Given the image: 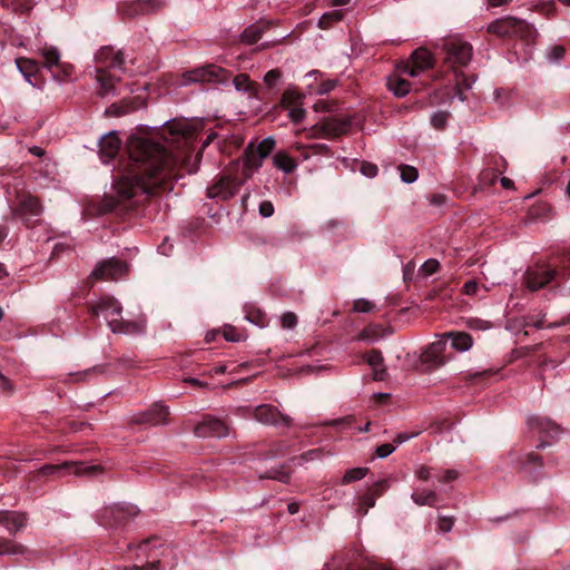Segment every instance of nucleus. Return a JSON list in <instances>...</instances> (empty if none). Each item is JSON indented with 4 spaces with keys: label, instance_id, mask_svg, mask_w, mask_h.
<instances>
[{
    "label": "nucleus",
    "instance_id": "nucleus-1",
    "mask_svg": "<svg viewBox=\"0 0 570 570\" xmlns=\"http://www.w3.org/2000/svg\"><path fill=\"white\" fill-rule=\"evenodd\" d=\"M127 149L132 164L115 184L120 199H129L139 194H153V189L171 171L177 159L164 147L140 136H130Z\"/></svg>",
    "mask_w": 570,
    "mask_h": 570
},
{
    "label": "nucleus",
    "instance_id": "nucleus-2",
    "mask_svg": "<svg viewBox=\"0 0 570 570\" xmlns=\"http://www.w3.org/2000/svg\"><path fill=\"white\" fill-rule=\"evenodd\" d=\"M92 311L96 315H101L108 323L114 333L137 334L144 331V321H124L121 317V306L112 297H104L94 305Z\"/></svg>",
    "mask_w": 570,
    "mask_h": 570
},
{
    "label": "nucleus",
    "instance_id": "nucleus-3",
    "mask_svg": "<svg viewBox=\"0 0 570 570\" xmlns=\"http://www.w3.org/2000/svg\"><path fill=\"white\" fill-rule=\"evenodd\" d=\"M238 164H233L232 167L216 181L208 187L207 196L213 199L226 200L236 195L244 180L235 176Z\"/></svg>",
    "mask_w": 570,
    "mask_h": 570
},
{
    "label": "nucleus",
    "instance_id": "nucleus-4",
    "mask_svg": "<svg viewBox=\"0 0 570 570\" xmlns=\"http://www.w3.org/2000/svg\"><path fill=\"white\" fill-rule=\"evenodd\" d=\"M434 60L431 52L425 48L413 51L407 62L399 66V70L410 77H419L423 71L433 67Z\"/></svg>",
    "mask_w": 570,
    "mask_h": 570
},
{
    "label": "nucleus",
    "instance_id": "nucleus-5",
    "mask_svg": "<svg viewBox=\"0 0 570 570\" xmlns=\"http://www.w3.org/2000/svg\"><path fill=\"white\" fill-rule=\"evenodd\" d=\"M226 80V71L216 65L195 68L183 76V85Z\"/></svg>",
    "mask_w": 570,
    "mask_h": 570
},
{
    "label": "nucleus",
    "instance_id": "nucleus-6",
    "mask_svg": "<svg viewBox=\"0 0 570 570\" xmlns=\"http://www.w3.org/2000/svg\"><path fill=\"white\" fill-rule=\"evenodd\" d=\"M128 271V265L115 258H110L99 263L91 272V277L102 281H112L125 275Z\"/></svg>",
    "mask_w": 570,
    "mask_h": 570
},
{
    "label": "nucleus",
    "instance_id": "nucleus-7",
    "mask_svg": "<svg viewBox=\"0 0 570 570\" xmlns=\"http://www.w3.org/2000/svg\"><path fill=\"white\" fill-rule=\"evenodd\" d=\"M446 60L456 66H466L472 59V47L468 42L450 40L445 45Z\"/></svg>",
    "mask_w": 570,
    "mask_h": 570
},
{
    "label": "nucleus",
    "instance_id": "nucleus-8",
    "mask_svg": "<svg viewBox=\"0 0 570 570\" xmlns=\"http://www.w3.org/2000/svg\"><path fill=\"white\" fill-rule=\"evenodd\" d=\"M198 438H224L228 434L226 423L217 417H205L194 430Z\"/></svg>",
    "mask_w": 570,
    "mask_h": 570
},
{
    "label": "nucleus",
    "instance_id": "nucleus-9",
    "mask_svg": "<svg viewBox=\"0 0 570 570\" xmlns=\"http://www.w3.org/2000/svg\"><path fill=\"white\" fill-rule=\"evenodd\" d=\"M255 419L264 424L289 426L292 420L289 416L282 414L272 405H259L255 411Z\"/></svg>",
    "mask_w": 570,
    "mask_h": 570
},
{
    "label": "nucleus",
    "instance_id": "nucleus-10",
    "mask_svg": "<svg viewBox=\"0 0 570 570\" xmlns=\"http://www.w3.org/2000/svg\"><path fill=\"white\" fill-rule=\"evenodd\" d=\"M523 28H528L523 21L517 18L507 17L490 23L488 26V31L500 37H504L510 35H518Z\"/></svg>",
    "mask_w": 570,
    "mask_h": 570
},
{
    "label": "nucleus",
    "instance_id": "nucleus-11",
    "mask_svg": "<svg viewBox=\"0 0 570 570\" xmlns=\"http://www.w3.org/2000/svg\"><path fill=\"white\" fill-rule=\"evenodd\" d=\"M121 145V140L118 137L117 131H111L101 137L99 141V153L101 160L104 163H108L112 159L119 151Z\"/></svg>",
    "mask_w": 570,
    "mask_h": 570
},
{
    "label": "nucleus",
    "instance_id": "nucleus-12",
    "mask_svg": "<svg viewBox=\"0 0 570 570\" xmlns=\"http://www.w3.org/2000/svg\"><path fill=\"white\" fill-rule=\"evenodd\" d=\"M301 100V95L294 90H286L283 96V105L288 109V117L294 122H299L305 116Z\"/></svg>",
    "mask_w": 570,
    "mask_h": 570
},
{
    "label": "nucleus",
    "instance_id": "nucleus-13",
    "mask_svg": "<svg viewBox=\"0 0 570 570\" xmlns=\"http://www.w3.org/2000/svg\"><path fill=\"white\" fill-rule=\"evenodd\" d=\"M67 470L69 474L75 475H92L98 469V465H89L80 462L65 463L62 465H48L42 468V473H53L59 470Z\"/></svg>",
    "mask_w": 570,
    "mask_h": 570
},
{
    "label": "nucleus",
    "instance_id": "nucleus-14",
    "mask_svg": "<svg viewBox=\"0 0 570 570\" xmlns=\"http://www.w3.org/2000/svg\"><path fill=\"white\" fill-rule=\"evenodd\" d=\"M96 59L102 67L111 69H121L125 63L124 53L114 48H101Z\"/></svg>",
    "mask_w": 570,
    "mask_h": 570
},
{
    "label": "nucleus",
    "instance_id": "nucleus-15",
    "mask_svg": "<svg viewBox=\"0 0 570 570\" xmlns=\"http://www.w3.org/2000/svg\"><path fill=\"white\" fill-rule=\"evenodd\" d=\"M446 347V340L444 337V334L436 340L435 342L431 343L425 352H424V360L426 362L432 363L433 365L440 366L445 363V360L443 358V352Z\"/></svg>",
    "mask_w": 570,
    "mask_h": 570
},
{
    "label": "nucleus",
    "instance_id": "nucleus-16",
    "mask_svg": "<svg viewBox=\"0 0 570 570\" xmlns=\"http://www.w3.org/2000/svg\"><path fill=\"white\" fill-rule=\"evenodd\" d=\"M402 75L404 73L397 69V73L391 75L386 79L387 89L396 97H404L412 89L411 82L404 79Z\"/></svg>",
    "mask_w": 570,
    "mask_h": 570
},
{
    "label": "nucleus",
    "instance_id": "nucleus-17",
    "mask_svg": "<svg viewBox=\"0 0 570 570\" xmlns=\"http://www.w3.org/2000/svg\"><path fill=\"white\" fill-rule=\"evenodd\" d=\"M27 519L24 514L18 512H0V523H2L9 532L16 533L26 525Z\"/></svg>",
    "mask_w": 570,
    "mask_h": 570
},
{
    "label": "nucleus",
    "instance_id": "nucleus-18",
    "mask_svg": "<svg viewBox=\"0 0 570 570\" xmlns=\"http://www.w3.org/2000/svg\"><path fill=\"white\" fill-rule=\"evenodd\" d=\"M554 276V272L551 269H541L531 272L527 276V286L531 291H537L548 284Z\"/></svg>",
    "mask_w": 570,
    "mask_h": 570
},
{
    "label": "nucleus",
    "instance_id": "nucleus-19",
    "mask_svg": "<svg viewBox=\"0 0 570 570\" xmlns=\"http://www.w3.org/2000/svg\"><path fill=\"white\" fill-rule=\"evenodd\" d=\"M263 158H261L258 155L250 149V146L246 149V155L244 159L243 165V176L244 178L242 180H246L250 178L263 165Z\"/></svg>",
    "mask_w": 570,
    "mask_h": 570
},
{
    "label": "nucleus",
    "instance_id": "nucleus-20",
    "mask_svg": "<svg viewBox=\"0 0 570 570\" xmlns=\"http://www.w3.org/2000/svg\"><path fill=\"white\" fill-rule=\"evenodd\" d=\"M350 121L337 119V118H325L320 124V129L326 135V136H340L346 131V128L348 127Z\"/></svg>",
    "mask_w": 570,
    "mask_h": 570
},
{
    "label": "nucleus",
    "instance_id": "nucleus-21",
    "mask_svg": "<svg viewBox=\"0 0 570 570\" xmlns=\"http://www.w3.org/2000/svg\"><path fill=\"white\" fill-rule=\"evenodd\" d=\"M365 361L373 370V379L383 381L386 379V370L383 365V356L377 351H372L365 356Z\"/></svg>",
    "mask_w": 570,
    "mask_h": 570
},
{
    "label": "nucleus",
    "instance_id": "nucleus-22",
    "mask_svg": "<svg viewBox=\"0 0 570 570\" xmlns=\"http://www.w3.org/2000/svg\"><path fill=\"white\" fill-rule=\"evenodd\" d=\"M445 340L451 338V346L459 352H466L473 345L471 335L464 332H449L444 334Z\"/></svg>",
    "mask_w": 570,
    "mask_h": 570
},
{
    "label": "nucleus",
    "instance_id": "nucleus-23",
    "mask_svg": "<svg viewBox=\"0 0 570 570\" xmlns=\"http://www.w3.org/2000/svg\"><path fill=\"white\" fill-rule=\"evenodd\" d=\"M539 432L548 436L556 438L561 433V429L548 417H538L532 421Z\"/></svg>",
    "mask_w": 570,
    "mask_h": 570
},
{
    "label": "nucleus",
    "instance_id": "nucleus-24",
    "mask_svg": "<svg viewBox=\"0 0 570 570\" xmlns=\"http://www.w3.org/2000/svg\"><path fill=\"white\" fill-rule=\"evenodd\" d=\"M16 65H17L19 71L22 73L26 81L29 82L30 85H33L31 78L35 75V72L38 70L37 62L31 59H27V58H18L16 60Z\"/></svg>",
    "mask_w": 570,
    "mask_h": 570
},
{
    "label": "nucleus",
    "instance_id": "nucleus-25",
    "mask_svg": "<svg viewBox=\"0 0 570 570\" xmlns=\"http://www.w3.org/2000/svg\"><path fill=\"white\" fill-rule=\"evenodd\" d=\"M411 497L417 505L432 507L436 502V493L433 490H415Z\"/></svg>",
    "mask_w": 570,
    "mask_h": 570
},
{
    "label": "nucleus",
    "instance_id": "nucleus-26",
    "mask_svg": "<svg viewBox=\"0 0 570 570\" xmlns=\"http://www.w3.org/2000/svg\"><path fill=\"white\" fill-rule=\"evenodd\" d=\"M20 210L23 215L37 216L41 212V206L37 198L27 196L20 203Z\"/></svg>",
    "mask_w": 570,
    "mask_h": 570
},
{
    "label": "nucleus",
    "instance_id": "nucleus-27",
    "mask_svg": "<svg viewBox=\"0 0 570 570\" xmlns=\"http://www.w3.org/2000/svg\"><path fill=\"white\" fill-rule=\"evenodd\" d=\"M274 165L286 174L292 173L296 168V163L286 154H277L273 158Z\"/></svg>",
    "mask_w": 570,
    "mask_h": 570
},
{
    "label": "nucleus",
    "instance_id": "nucleus-28",
    "mask_svg": "<svg viewBox=\"0 0 570 570\" xmlns=\"http://www.w3.org/2000/svg\"><path fill=\"white\" fill-rule=\"evenodd\" d=\"M275 147V140L272 137L263 139L257 146H250V149L255 151L261 158L265 159Z\"/></svg>",
    "mask_w": 570,
    "mask_h": 570
},
{
    "label": "nucleus",
    "instance_id": "nucleus-29",
    "mask_svg": "<svg viewBox=\"0 0 570 570\" xmlns=\"http://www.w3.org/2000/svg\"><path fill=\"white\" fill-rule=\"evenodd\" d=\"M41 52L45 58V63L47 67H53L58 65L60 60V55L56 48L45 47Z\"/></svg>",
    "mask_w": 570,
    "mask_h": 570
},
{
    "label": "nucleus",
    "instance_id": "nucleus-30",
    "mask_svg": "<svg viewBox=\"0 0 570 570\" xmlns=\"http://www.w3.org/2000/svg\"><path fill=\"white\" fill-rule=\"evenodd\" d=\"M98 81L101 85V96H106L114 90V80L111 77H108L104 70H98Z\"/></svg>",
    "mask_w": 570,
    "mask_h": 570
},
{
    "label": "nucleus",
    "instance_id": "nucleus-31",
    "mask_svg": "<svg viewBox=\"0 0 570 570\" xmlns=\"http://www.w3.org/2000/svg\"><path fill=\"white\" fill-rule=\"evenodd\" d=\"M24 548L17 543L0 540V554H19L23 553Z\"/></svg>",
    "mask_w": 570,
    "mask_h": 570
},
{
    "label": "nucleus",
    "instance_id": "nucleus-32",
    "mask_svg": "<svg viewBox=\"0 0 570 570\" xmlns=\"http://www.w3.org/2000/svg\"><path fill=\"white\" fill-rule=\"evenodd\" d=\"M367 469L366 468H354L348 471L343 476L344 483H351L354 481H358L363 479L366 475Z\"/></svg>",
    "mask_w": 570,
    "mask_h": 570
},
{
    "label": "nucleus",
    "instance_id": "nucleus-33",
    "mask_svg": "<svg viewBox=\"0 0 570 570\" xmlns=\"http://www.w3.org/2000/svg\"><path fill=\"white\" fill-rule=\"evenodd\" d=\"M233 83L237 91H248L252 88L249 77L245 73L237 75L234 78Z\"/></svg>",
    "mask_w": 570,
    "mask_h": 570
},
{
    "label": "nucleus",
    "instance_id": "nucleus-34",
    "mask_svg": "<svg viewBox=\"0 0 570 570\" xmlns=\"http://www.w3.org/2000/svg\"><path fill=\"white\" fill-rule=\"evenodd\" d=\"M243 40L247 43H255L261 39V28L252 26L243 32Z\"/></svg>",
    "mask_w": 570,
    "mask_h": 570
},
{
    "label": "nucleus",
    "instance_id": "nucleus-35",
    "mask_svg": "<svg viewBox=\"0 0 570 570\" xmlns=\"http://www.w3.org/2000/svg\"><path fill=\"white\" fill-rule=\"evenodd\" d=\"M449 114L445 111H436L431 116V125L435 129H442L446 125Z\"/></svg>",
    "mask_w": 570,
    "mask_h": 570
},
{
    "label": "nucleus",
    "instance_id": "nucleus-36",
    "mask_svg": "<svg viewBox=\"0 0 570 570\" xmlns=\"http://www.w3.org/2000/svg\"><path fill=\"white\" fill-rule=\"evenodd\" d=\"M400 169H401V179L404 183L411 184L417 179V170L414 167L403 166Z\"/></svg>",
    "mask_w": 570,
    "mask_h": 570
},
{
    "label": "nucleus",
    "instance_id": "nucleus-37",
    "mask_svg": "<svg viewBox=\"0 0 570 570\" xmlns=\"http://www.w3.org/2000/svg\"><path fill=\"white\" fill-rule=\"evenodd\" d=\"M439 266L440 264L436 259H428L422 264L420 272L424 276H430L439 269Z\"/></svg>",
    "mask_w": 570,
    "mask_h": 570
},
{
    "label": "nucleus",
    "instance_id": "nucleus-38",
    "mask_svg": "<svg viewBox=\"0 0 570 570\" xmlns=\"http://www.w3.org/2000/svg\"><path fill=\"white\" fill-rule=\"evenodd\" d=\"M374 309V304L367 299L361 298L354 302V311L360 313H368Z\"/></svg>",
    "mask_w": 570,
    "mask_h": 570
},
{
    "label": "nucleus",
    "instance_id": "nucleus-39",
    "mask_svg": "<svg viewBox=\"0 0 570 570\" xmlns=\"http://www.w3.org/2000/svg\"><path fill=\"white\" fill-rule=\"evenodd\" d=\"M337 85L336 80H326L323 81L317 88L314 90H311V92H315L317 95H325L330 91H332Z\"/></svg>",
    "mask_w": 570,
    "mask_h": 570
},
{
    "label": "nucleus",
    "instance_id": "nucleus-40",
    "mask_svg": "<svg viewBox=\"0 0 570 570\" xmlns=\"http://www.w3.org/2000/svg\"><path fill=\"white\" fill-rule=\"evenodd\" d=\"M547 55L550 61L557 62L563 57L564 49L561 46H554L548 50Z\"/></svg>",
    "mask_w": 570,
    "mask_h": 570
},
{
    "label": "nucleus",
    "instance_id": "nucleus-41",
    "mask_svg": "<svg viewBox=\"0 0 570 570\" xmlns=\"http://www.w3.org/2000/svg\"><path fill=\"white\" fill-rule=\"evenodd\" d=\"M342 17L341 12L338 11H333V12H328V13H324L320 21H318V26L321 28H326L328 26V22L332 21V20H340Z\"/></svg>",
    "mask_w": 570,
    "mask_h": 570
},
{
    "label": "nucleus",
    "instance_id": "nucleus-42",
    "mask_svg": "<svg viewBox=\"0 0 570 570\" xmlns=\"http://www.w3.org/2000/svg\"><path fill=\"white\" fill-rule=\"evenodd\" d=\"M342 17L341 12L338 11H333V12H328V13H324L320 21H318V26L321 28H326L328 26V22L332 21V20H340Z\"/></svg>",
    "mask_w": 570,
    "mask_h": 570
},
{
    "label": "nucleus",
    "instance_id": "nucleus-43",
    "mask_svg": "<svg viewBox=\"0 0 570 570\" xmlns=\"http://www.w3.org/2000/svg\"><path fill=\"white\" fill-rule=\"evenodd\" d=\"M396 450L395 445L392 444H381L376 448V455L380 459L387 458L390 454H392Z\"/></svg>",
    "mask_w": 570,
    "mask_h": 570
},
{
    "label": "nucleus",
    "instance_id": "nucleus-44",
    "mask_svg": "<svg viewBox=\"0 0 570 570\" xmlns=\"http://www.w3.org/2000/svg\"><path fill=\"white\" fill-rule=\"evenodd\" d=\"M153 411L158 414V417L154 420L155 424L164 423L166 421L168 409L165 405L156 404Z\"/></svg>",
    "mask_w": 570,
    "mask_h": 570
},
{
    "label": "nucleus",
    "instance_id": "nucleus-45",
    "mask_svg": "<svg viewBox=\"0 0 570 570\" xmlns=\"http://www.w3.org/2000/svg\"><path fill=\"white\" fill-rule=\"evenodd\" d=\"M297 324V317L294 313L287 312L282 317V326L284 328H293Z\"/></svg>",
    "mask_w": 570,
    "mask_h": 570
},
{
    "label": "nucleus",
    "instance_id": "nucleus-46",
    "mask_svg": "<svg viewBox=\"0 0 570 570\" xmlns=\"http://www.w3.org/2000/svg\"><path fill=\"white\" fill-rule=\"evenodd\" d=\"M414 474L419 480L428 481L431 478V469L425 465H419L415 468Z\"/></svg>",
    "mask_w": 570,
    "mask_h": 570
},
{
    "label": "nucleus",
    "instance_id": "nucleus-47",
    "mask_svg": "<svg viewBox=\"0 0 570 570\" xmlns=\"http://www.w3.org/2000/svg\"><path fill=\"white\" fill-rule=\"evenodd\" d=\"M258 210L263 217L267 218L274 214V206L271 202H263L261 203Z\"/></svg>",
    "mask_w": 570,
    "mask_h": 570
},
{
    "label": "nucleus",
    "instance_id": "nucleus-48",
    "mask_svg": "<svg viewBox=\"0 0 570 570\" xmlns=\"http://www.w3.org/2000/svg\"><path fill=\"white\" fill-rule=\"evenodd\" d=\"M281 77V72L277 70V69H273V70H269L265 77H264V81L268 85V86H274L277 80L279 79Z\"/></svg>",
    "mask_w": 570,
    "mask_h": 570
},
{
    "label": "nucleus",
    "instance_id": "nucleus-49",
    "mask_svg": "<svg viewBox=\"0 0 570 570\" xmlns=\"http://www.w3.org/2000/svg\"><path fill=\"white\" fill-rule=\"evenodd\" d=\"M361 173L368 177H375L377 175V167L373 164H362L361 166Z\"/></svg>",
    "mask_w": 570,
    "mask_h": 570
},
{
    "label": "nucleus",
    "instance_id": "nucleus-50",
    "mask_svg": "<svg viewBox=\"0 0 570 570\" xmlns=\"http://www.w3.org/2000/svg\"><path fill=\"white\" fill-rule=\"evenodd\" d=\"M419 433H407V432H401L399 434H396L395 439H394V443H395V446L397 448L399 445L403 444L404 442L415 438Z\"/></svg>",
    "mask_w": 570,
    "mask_h": 570
},
{
    "label": "nucleus",
    "instance_id": "nucleus-51",
    "mask_svg": "<svg viewBox=\"0 0 570 570\" xmlns=\"http://www.w3.org/2000/svg\"><path fill=\"white\" fill-rule=\"evenodd\" d=\"M458 478V473L454 470H446L441 475L438 476V480L441 483H448Z\"/></svg>",
    "mask_w": 570,
    "mask_h": 570
},
{
    "label": "nucleus",
    "instance_id": "nucleus-52",
    "mask_svg": "<svg viewBox=\"0 0 570 570\" xmlns=\"http://www.w3.org/2000/svg\"><path fill=\"white\" fill-rule=\"evenodd\" d=\"M478 291V283L475 281H469L463 286V292L466 295H474Z\"/></svg>",
    "mask_w": 570,
    "mask_h": 570
},
{
    "label": "nucleus",
    "instance_id": "nucleus-53",
    "mask_svg": "<svg viewBox=\"0 0 570 570\" xmlns=\"http://www.w3.org/2000/svg\"><path fill=\"white\" fill-rule=\"evenodd\" d=\"M453 527V520L452 518H442L440 519L439 521V528L441 531L443 532H448L452 529Z\"/></svg>",
    "mask_w": 570,
    "mask_h": 570
},
{
    "label": "nucleus",
    "instance_id": "nucleus-54",
    "mask_svg": "<svg viewBox=\"0 0 570 570\" xmlns=\"http://www.w3.org/2000/svg\"><path fill=\"white\" fill-rule=\"evenodd\" d=\"M468 325H469V327L475 328V330H487V328H489V323L480 321V320H470L468 322Z\"/></svg>",
    "mask_w": 570,
    "mask_h": 570
},
{
    "label": "nucleus",
    "instance_id": "nucleus-55",
    "mask_svg": "<svg viewBox=\"0 0 570 570\" xmlns=\"http://www.w3.org/2000/svg\"><path fill=\"white\" fill-rule=\"evenodd\" d=\"M224 337L226 341H229V342H238L240 341V335L239 334H235L234 333V330L233 328H226L224 330Z\"/></svg>",
    "mask_w": 570,
    "mask_h": 570
},
{
    "label": "nucleus",
    "instance_id": "nucleus-56",
    "mask_svg": "<svg viewBox=\"0 0 570 570\" xmlns=\"http://www.w3.org/2000/svg\"><path fill=\"white\" fill-rule=\"evenodd\" d=\"M314 109L315 111H327L330 110V104L324 100H320L314 105Z\"/></svg>",
    "mask_w": 570,
    "mask_h": 570
},
{
    "label": "nucleus",
    "instance_id": "nucleus-57",
    "mask_svg": "<svg viewBox=\"0 0 570 570\" xmlns=\"http://www.w3.org/2000/svg\"><path fill=\"white\" fill-rule=\"evenodd\" d=\"M0 389L2 391H11V384L9 382V380L7 377H4L1 373H0Z\"/></svg>",
    "mask_w": 570,
    "mask_h": 570
},
{
    "label": "nucleus",
    "instance_id": "nucleus-58",
    "mask_svg": "<svg viewBox=\"0 0 570 570\" xmlns=\"http://www.w3.org/2000/svg\"><path fill=\"white\" fill-rule=\"evenodd\" d=\"M246 320L252 322V323H254V324H256V325H258V326H261V327H263L265 325V322L263 321V316L262 315L256 317V320L252 318L250 315H247Z\"/></svg>",
    "mask_w": 570,
    "mask_h": 570
},
{
    "label": "nucleus",
    "instance_id": "nucleus-59",
    "mask_svg": "<svg viewBox=\"0 0 570 570\" xmlns=\"http://www.w3.org/2000/svg\"><path fill=\"white\" fill-rule=\"evenodd\" d=\"M501 185L504 188H511L512 185H513V181L510 178H508V177H502L501 178Z\"/></svg>",
    "mask_w": 570,
    "mask_h": 570
},
{
    "label": "nucleus",
    "instance_id": "nucleus-60",
    "mask_svg": "<svg viewBox=\"0 0 570 570\" xmlns=\"http://www.w3.org/2000/svg\"><path fill=\"white\" fill-rule=\"evenodd\" d=\"M170 129L175 130L176 132H180V134L185 135V125L184 124L173 125V126H170Z\"/></svg>",
    "mask_w": 570,
    "mask_h": 570
},
{
    "label": "nucleus",
    "instance_id": "nucleus-61",
    "mask_svg": "<svg viewBox=\"0 0 570 570\" xmlns=\"http://www.w3.org/2000/svg\"><path fill=\"white\" fill-rule=\"evenodd\" d=\"M126 570H158V564L151 563L150 566H148L147 569H140L138 567H132L131 569H126Z\"/></svg>",
    "mask_w": 570,
    "mask_h": 570
},
{
    "label": "nucleus",
    "instance_id": "nucleus-62",
    "mask_svg": "<svg viewBox=\"0 0 570 570\" xmlns=\"http://www.w3.org/2000/svg\"><path fill=\"white\" fill-rule=\"evenodd\" d=\"M275 479L282 481V482H288L289 475L287 473H279L278 475L274 476Z\"/></svg>",
    "mask_w": 570,
    "mask_h": 570
},
{
    "label": "nucleus",
    "instance_id": "nucleus-63",
    "mask_svg": "<svg viewBox=\"0 0 570 570\" xmlns=\"http://www.w3.org/2000/svg\"><path fill=\"white\" fill-rule=\"evenodd\" d=\"M510 0H489L490 4L493 7L502 6L508 3Z\"/></svg>",
    "mask_w": 570,
    "mask_h": 570
},
{
    "label": "nucleus",
    "instance_id": "nucleus-64",
    "mask_svg": "<svg viewBox=\"0 0 570 570\" xmlns=\"http://www.w3.org/2000/svg\"><path fill=\"white\" fill-rule=\"evenodd\" d=\"M225 371H226V366L225 365L216 366V367L213 368V372L215 374H223V373H225Z\"/></svg>",
    "mask_w": 570,
    "mask_h": 570
}]
</instances>
